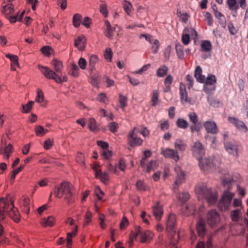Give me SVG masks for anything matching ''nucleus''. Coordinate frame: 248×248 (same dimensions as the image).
Wrapping results in <instances>:
<instances>
[{
    "label": "nucleus",
    "instance_id": "obj_1",
    "mask_svg": "<svg viewBox=\"0 0 248 248\" xmlns=\"http://www.w3.org/2000/svg\"><path fill=\"white\" fill-rule=\"evenodd\" d=\"M54 70L46 66L38 65V68L44 76L48 79L54 80L58 83L66 81L67 78L65 75H59L62 72L63 68L62 62L57 59H54L51 62Z\"/></svg>",
    "mask_w": 248,
    "mask_h": 248
},
{
    "label": "nucleus",
    "instance_id": "obj_2",
    "mask_svg": "<svg viewBox=\"0 0 248 248\" xmlns=\"http://www.w3.org/2000/svg\"><path fill=\"white\" fill-rule=\"evenodd\" d=\"M73 186L69 182H63L56 186L54 190V196L59 199L64 197L69 199L73 196Z\"/></svg>",
    "mask_w": 248,
    "mask_h": 248
},
{
    "label": "nucleus",
    "instance_id": "obj_3",
    "mask_svg": "<svg viewBox=\"0 0 248 248\" xmlns=\"http://www.w3.org/2000/svg\"><path fill=\"white\" fill-rule=\"evenodd\" d=\"M65 223L69 226L73 227L72 231L67 234L66 245L67 248H72V239L75 237L77 234L78 230V226L75 223V221L71 217H68L65 221Z\"/></svg>",
    "mask_w": 248,
    "mask_h": 248
},
{
    "label": "nucleus",
    "instance_id": "obj_4",
    "mask_svg": "<svg viewBox=\"0 0 248 248\" xmlns=\"http://www.w3.org/2000/svg\"><path fill=\"white\" fill-rule=\"evenodd\" d=\"M196 191L197 194L199 195H204L209 204H213L216 202L217 199V194L216 193L212 195L210 190L207 189L205 188H202L200 186L196 187Z\"/></svg>",
    "mask_w": 248,
    "mask_h": 248
},
{
    "label": "nucleus",
    "instance_id": "obj_5",
    "mask_svg": "<svg viewBox=\"0 0 248 248\" xmlns=\"http://www.w3.org/2000/svg\"><path fill=\"white\" fill-rule=\"evenodd\" d=\"M217 82V78L215 76L213 75H209L208 76L206 79H205V82L203 83V91L207 93H209L216 89V83Z\"/></svg>",
    "mask_w": 248,
    "mask_h": 248
},
{
    "label": "nucleus",
    "instance_id": "obj_6",
    "mask_svg": "<svg viewBox=\"0 0 248 248\" xmlns=\"http://www.w3.org/2000/svg\"><path fill=\"white\" fill-rule=\"evenodd\" d=\"M138 133V130L136 128L129 132L127 137V141L130 146L134 147L140 146L142 143L143 140L137 137Z\"/></svg>",
    "mask_w": 248,
    "mask_h": 248
},
{
    "label": "nucleus",
    "instance_id": "obj_7",
    "mask_svg": "<svg viewBox=\"0 0 248 248\" xmlns=\"http://www.w3.org/2000/svg\"><path fill=\"white\" fill-rule=\"evenodd\" d=\"M234 193L229 191L224 192L221 200L218 203V206L221 211L227 210L232 198L234 196Z\"/></svg>",
    "mask_w": 248,
    "mask_h": 248
},
{
    "label": "nucleus",
    "instance_id": "obj_8",
    "mask_svg": "<svg viewBox=\"0 0 248 248\" xmlns=\"http://www.w3.org/2000/svg\"><path fill=\"white\" fill-rule=\"evenodd\" d=\"M176 222V216L174 214H170L168 217L167 221V231L168 235L172 236L175 234V232L173 230Z\"/></svg>",
    "mask_w": 248,
    "mask_h": 248
},
{
    "label": "nucleus",
    "instance_id": "obj_9",
    "mask_svg": "<svg viewBox=\"0 0 248 248\" xmlns=\"http://www.w3.org/2000/svg\"><path fill=\"white\" fill-rule=\"evenodd\" d=\"M154 233L150 231H140V236H139V241L141 243H149L153 238Z\"/></svg>",
    "mask_w": 248,
    "mask_h": 248
},
{
    "label": "nucleus",
    "instance_id": "obj_10",
    "mask_svg": "<svg viewBox=\"0 0 248 248\" xmlns=\"http://www.w3.org/2000/svg\"><path fill=\"white\" fill-rule=\"evenodd\" d=\"M56 218L54 216H49L46 217L42 218L39 223L43 227H51L55 225Z\"/></svg>",
    "mask_w": 248,
    "mask_h": 248
},
{
    "label": "nucleus",
    "instance_id": "obj_11",
    "mask_svg": "<svg viewBox=\"0 0 248 248\" xmlns=\"http://www.w3.org/2000/svg\"><path fill=\"white\" fill-rule=\"evenodd\" d=\"M161 154L165 157L171 158L174 159L175 161H177L179 159V156L177 152L172 149L167 148L162 150L161 151Z\"/></svg>",
    "mask_w": 248,
    "mask_h": 248
},
{
    "label": "nucleus",
    "instance_id": "obj_12",
    "mask_svg": "<svg viewBox=\"0 0 248 248\" xmlns=\"http://www.w3.org/2000/svg\"><path fill=\"white\" fill-rule=\"evenodd\" d=\"M86 39L84 35H81L75 39L74 46L79 51H83L85 48Z\"/></svg>",
    "mask_w": 248,
    "mask_h": 248
},
{
    "label": "nucleus",
    "instance_id": "obj_13",
    "mask_svg": "<svg viewBox=\"0 0 248 248\" xmlns=\"http://www.w3.org/2000/svg\"><path fill=\"white\" fill-rule=\"evenodd\" d=\"M153 214L156 220H159L163 214L162 206L159 202L156 203L153 207Z\"/></svg>",
    "mask_w": 248,
    "mask_h": 248
},
{
    "label": "nucleus",
    "instance_id": "obj_14",
    "mask_svg": "<svg viewBox=\"0 0 248 248\" xmlns=\"http://www.w3.org/2000/svg\"><path fill=\"white\" fill-rule=\"evenodd\" d=\"M202 69L200 66H197L194 71V77L199 83L205 82V77L202 74Z\"/></svg>",
    "mask_w": 248,
    "mask_h": 248
},
{
    "label": "nucleus",
    "instance_id": "obj_15",
    "mask_svg": "<svg viewBox=\"0 0 248 248\" xmlns=\"http://www.w3.org/2000/svg\"><path fill=\"white\" fill-rule=\"evenodd\" d=\"M140 226H137L135 228L134 231L131 232L128 241V245L130 247L132 246L133 241L134 240H135L138 236H140Z\"/></svg>",
    "mask_w": 248,
    "mask_h": 248
},
{
    "label": "nucleus",
    "instance_id": "obj_16",
    "mask_svg": "<svg viewBox=\"0 0 248 248\" xmlns=\"http://www.w3.org/2000/svg\"><path fill=\"white\" fill-rule=\"evenodd\" d=\"M219 221V217L215 211H212L208 214V223L213 226L214 224Z\"/></svg>",
    "mask_w": 248,
    "mask_h": 248
},
{
    "label": "nucleus",
    "instance_id": "obj_17",
    "mask_svg": "<svg viewBox=\"0 0 248 248\" xmlns=\"http://www.w3.org/2000/svg\"><path fill=\"white\" fill-rule=\"evenodd\" d=\"M180 94L182 103H186L188 102L186 86L182 83L180 84Z\"/></svg>",
    "mask_w": 248,
    "mask_h": 248
},
{
    "label": "nucleus",
    "instance_id": "obj_18",
    "mask_svg": "<svg viewBox=\"0 0 248 248\" xmlns=\"http://www.w3.org/2000/svg\"><path fill=\"white\" fill-rule=\"evenodd\" d=\"M123 8L125 12L128 15H130L134 8L131 3L127 0H124L122 2Z\"/></svg>",
    "mask_w": 248,
    "mask_h": 248
},
{
    "label": "nucleus",
    "instance_id": "obj_19",
    "mask_svg": "<svg viewBox=\"0 0 248 248\" xmlns=\"http://www.w3.org/2000/svg\"><path fill=\"white\" fill-rule=\"evenodd\" d=\"M105 24L107 28V31L105 35L107 37L111 38L113 35V32L115 31V28L111 26L110 23L108 20H105Z\"/></svg>",
    "mask_w": 248,
    "mask_h": 248
},
{
    "label": "nucleus",
    "instance_id": "obj_20",
    "mask_svg": "<svg viewBox=\"0 0 248 248\" xmlns=\"http://www.w3.org/2000/svg\"><path fill=\"white\" fill-rule=\"evenodd\" d=\"M205 224L203 220L200 219L198 221L197 226V230L198 233V234L200 236H203L205 233V228H204Z\"/></svg>",
    "mask_w": 248,
    "mask_h": 248
},
{
    "label": "nucleus",
    "instance_id": "obj_21",
    "mask_svg": "<svg viewBox=\"0 0 248 248\" xmlns=\"http://www.w3.org/2000/svg\"><path fill=\"white\" fill-rule=\"evenodd\" d=\"M14 6L12 3H8L4 6H3L1 10L2 13L8 16L9 14H12L14 12Z\"/></svg>",
    "mask_w": 248,
    "mask_h": 248
},
{
    "label": "nucleus",
    "instance_id": "obj_22",
    "mask_svg": "<svg viewBox=\"0 0 248 248\" xmlns=\"http://www.w3.org/2000/svg\"><path fill=\"white\" fill-rule=\"evenodd\" d=\"M21 204V208L23 212L26 213L27 214H29L30 213V199H25L23 200Z\"/></svg>",
    "mask_w": 248,
    "mask_h": 248
},
{
    "label": "nucleus",
    "instance_id": "obj_23",
    "mask_svg": "<svg viewBox=\"0 0 248 248\" xmlns=\"http://www.w3.org/2000/svg\"><path fill=\"white\" fill-rule=\"evenodd\" d=\"M177 14L180 18V20L183 23H186L189 17V15L186 13H181L180 11L177 10Z\"/></svg>",
    "mask_w": 248,
    "mask_h": 248
},
{
    "label": "nucleus",
    "instance_id": "obj_24",
    "mask_svg": "<svg viewBox=\"0 0 248 248\" xmlns=\"http://www.w3.org/2000/svg\"><path fill=\"white\" fill-rule=\"evenodd\" d=\"M76 162L80 165L85 167L86 163L85 162V156L84 154L81 153H78L76 157Z\"/></svg>",
    "mask_w": 248,
    "mask_h": 248
},
{
    "label": "nucleus",
    "instance_id": "obj_25",
    "mask_svg": "<svg viewBox=\"0 0 248 248\" xmlns=\"http://www.w3.org/2000/svg\"><path fill=\"white\" fill-rule=\"evenodd\" d=\"M82 16L79 14H76L73 17V24L75 27H78L81 23Z\"/></svg>",
    "mask_w": 248,
    "mask_h": 248
},
{
    "label": "nucleus",
    "instance_id": "obj_26",
    "mask_svg": "<svg viewBox=\"0 0 248 248\" xmlns=\"http://www.w3.org/2000/svg\"><path fill=\"white\" fill-rule=\"evenodd\" d=\"M202 51L204 52L209 51L212 48L211 43L208 41H203L201 43Z\"/></svg>",
    "mask_w": 248,
    "mask_h": 248
},
{
    "label": "nucleus",
    "instance_id": "obj_27",
    "mask_svg": "<svg viewBox=\"0 0 248 248\" xmlns=\"http://www.w3.org/2000/svg\"><path fill=\"white\" fill-rule=\"evenodd\" d=\"M13 147L11 144H8L4 149L3 154L4 157L6 159H8L10 155L12 152Z\"/></svg>",
    "mask_w": 248,
    "mask_h": 248
},
{
    "label": "nucleus",
    "instance_id": "obj_28",
    "mask_svg": "<svg viewBox=\"0 0 248 248\" xmlns=\"http://www.w3.org/2000/svg\"><path fill=\"white\" fill-rule=\"evenodd\" d=\"M108 6L106 3L103 2L100 5L99 11L101 14L105 17L108 16Z\"/></svg>",
    "mask_w": 248,
    "mask_h": 248
},
{
    "label": "nucleus",
    "instance_id": "obj_29",
    "mask_svg": "<svg viewBox=\"0 0 248 248\" xmlns=\"http://www.w3.org/2000/svg\"><path fill=\"white\" fill-rule=\"evenodd\" d=\"M25 11H23L20 15L18 18V21L21 22H24L27 26H29L30 24L31 17L30 16H26L24 20H23V17L25 14Z\"/></svg>",
    "mask_w": 248,
    "mask_h": 248
},
{
    "label": "nucleus",
    "instance_id": "obj_30",
    "mask_svg": "<svg viewBox=\"0 0 248 248\" xmlns=\"http://www.w3.org/2000/svg\"><path fill=\"white\" fill-rule=\"evenodd\" d=\"M92 220V213L90 211H87L85 215L84 219V225H89Z\"/></svg>",
    "mask_w": 248,
    "mask_h": 248
},
{
    "label": "nucleus",
    "instance_id": "obj_31",
    "mask_svg": "<svg viewBox=\"0 0 248 248\" xmlns=\"http://www.w3.org/2000/svg\"><path fill=\"white\" fill-rule=\"evenodd\" d=\"M176 51L178 57L180 59H183L184 57V52H183V47L182 45L177 43L175 46Z\"/></svg>",
    "mask_w": 248,
    "mask_h": 248
},
{
    "label": "nucleus",
    "instance_id": "obj_32",
    "mask_svg": "<svg viewBox=\"0 0 248 248\" xmlns=\"http://www.w3.org/2000/svg\"><path fill=\"white\" fill-rule=\"evenodd\" d=\"M23 113H29L31 110V100H29L27 104H23L21 109Z\"/></svg>",
    "mask_w": 248,
    "mask_h": 248
},
{
    "label": "nucleus",
    "instance_id": "obj_33",
    "mask_svg": "<svg viewBox=\"0 0 248 248\" xmlns=\"http://www.w3.org/2000/svg\"><path fill=\"white\" fill-rule=\"evenodd\" d=\"M6 57L9 59L12 62V63L11 64L17 65V66L19 65L18 62V57L17 56L11 54H7L6 55Z\"/></svg>",
    "mask_w": 248,
    "mask_h": 248
},
{
    "label": "nucleus",
    "instance_id": "obj_34",
    "mask_svg": "<svg viewBox=\"0 0 248 248\" xmlns=\"http://www.w3.org/2000/svg\"><path fill=\"white\" fill-rule=\"evenodd\" d=\"M168 68L165 65H162L157 71L156 74L159 77H163L167 73Z\"/></svg>",
    "mask_w": 248,
    "mask_h": 248
},
{
    "label": "nucleus",
    "instance_id": "obj_35",
    "mask_svg": "<svg viewBox=\"0 0 248 248\" xmlns=\"http://www.w3.org/2000/svg\"><path fill=\"white\" fill-rule=\"evenodd\" d=\"M187 30H184L182 34V41L185 45H187L190 43V36L186 33Z\"/></svg>",
    "mask_w": 248,
    "mask_h": 248
},
{
    "label": "nucleus",
    "instance_id": "obj_36",
    "mask_svg": "<svg viewBox=\"0 0 248 248\" xmlns=\"http://www.w3.org/2000/svg\"><path fill=\"white\" fill-rule=\"evenodd\" d=\"M95 177L99 178L100 181L104 183L108 182L109 179V175L108 173L106 172H102V171H101L100 174H99V176Z\"/></svg>",
    "mask_w": 248,
    "mask_h": 248
},
{
    "label": "nucleus",
    "instance_id": "obj_37",
    "mask_svg": "<svg viewBox=\"0 0 248 248\" xmlns=\"http://www.w3.org/2000/svg\"><path fill=\"white\" fill-rule=\"evenodd\" d=\"M77 122L78 124H93L95 123V120L93 118H90L88 120H87L84 118H82L81 119L77 120Z\"/></svg>",
    "mask_w": 248,
    "mask_h": 248
},
{
    "label": "nucleus",
    "instance_id": "obj_38",
    "mask_svg": "<svg viewBox=\"0 0 248 248\" xmlns=\"http://www.w3.org/2000/svg\"><path fill=\"white\" fill-rule=\"evenodd\" d=\"M129 225V221L127 218L124 216L120 224V229L121 230H125Z\"/></svg>",
    "mask_w": 248,
    "mask_h": 248
},
{
    "label": "nucleus",
    "instance_id": "obj_39",
    "mask_svg": "<svg viewBox=\"0 0 248 248\" xmlns=\"http://www.w3.org/2000/svg\"><path fill=\"white\" fill-rule=\"evenodd\" d=\"M36 134L38 136H42L45 135L47 132L46 129H45L42 126L39 125L35 129Z\"/></svg>",
    "mask_w": 248,
    "mask_h": 248
},
{
    "label": "nucleus",
    "instance_id": "obj_40",
    "mask_svg": "<svg viewBox=\"0 0 248 248\" xmlns=\"http://www.w3.org/2000/svg\"><path fill=\"white\" fill-rule=\"evenodd\" d=\"M101 154L104 158L108 160L111 158L113 153L111 151L107 149L102 151Z\"/></svg>",
    "mask_w": 248,
    "mask_h": 248
},
{
    "label": "nucleus",
    "instance_id": "obj_41",
    "mask_svg": "<svg viewBox=\"0 0 248 248\" xmlns=\"http://www.w3.org/2000/svg\"><path fill=\"white\" fill-rule=\"evenodd\" d=\"M227 3L231 10L236 11L238 8L236 0H228Z\"/></svg>",
    "mask_w": 248,
    "mask_h": 248
},
{
    "label": "nucleus",
    "instance_id": "obj_42",
    "mask_svg": "<svg viewBox=\"0 0 248 248\" xmlns=\"http://www.w3.org/2000/svg\"><path fill=\"white\" fill-rule=\"evenodd\" d=\"M97 100L104 104H107L108 102V100L106 93H102L98 94Z\"/></svg>",
    "mask_w": 248,
    "mask_h": 248
},
{
    "label": "nucleus",
    "instance_id": "obj_43",
    "mask_svg": "<svg viewBox=\"0 0 248 248\" xmlns=\"http://www.w3.org/2000/svg\"><path fill=\"white\" fill-rule=\"evenodd\" d=\"M158 100V93L156 90H154L153 92V95L152 97L151 102L153 106H156L157 104Z\"/></svg>",
    "mask_w": 248,
    "mask_h": 248
},
{
    "label": "nucleus",
    "instance_id": "obj_44",
    "mask_svg": "<svg viewBox=\"0 0 248 248\" xmlns=\"http://www.w3.org/2000/svg\"><path fill=\"white\" fill-rule=\"evenodd\" d=\"M35 101L39 103H42V105L44 106L43 104L44 101V95L41 90H38L37 92V96L35 99Z\"/></svg>",
    "mask_w": 248,
    "mask_h": 248
},
{
    "label": "nucleus",
    "instance_id": "obj_45",
    "mask_svg": "<svg viewBox=\"0 0 248 248\" xmlns=\"http://www.w3.org/2000/svg\"><path fill=\"white\" fill-rule=\"evenodd\" d=\"M240 211L239 210H235L231 212V217L233 221H238L239 218Z\"/></svg>",
    "mask_w": 248,
    "mask_h": 248
},
{
    "label": "nucleus",
    "instance_id": "obj_46",
    "mask_svg": "<svg viewBox=\"0 0 248 248\" xmlns=\"http://www.w3.org/2000/svg\"><path fill=\"white\" fill-rule=\"evenodd\" d=\"M152 44H153L152 50L153 53L155 54L157 52L159 46V42L158 40L153 38Z\"/></svg>",
    "mask_w": 248,
    "mask_h": 248
},
{
    "label": "nucleus",
    "instance_id": "obj_47",
    "mask_svg": "<svg viewBox=\"0 0 248 248\" xmlns=\"http://www.w3.org/2000/svg\"><path fill=\"white\" fill-rule=\"evenodd\" d=\"M42 53L46 56H48L53 53V50L49 46H45L42 48Z\"/></svg>",
    "mask_w": 248,
    "mask_h": 248
},
{
    "label": "nucleus",
    "instance_id": "obj_48",
    "mask_svg": "<svg viewBox=\"0 0 248 248\" xmlns=\"http://www.w3.org/2000/svg\"><path fill=\"white\" fill-rule=\"evenodd\" d=\"M96 144L102 150V151L108 149L109 147L108 143L102 140L97 141Z\"/></svg>",
    "mask_w": 248,
    "mask_h": 248
},
{
    "label": "nucleus",
    "instance_id": "obj_49",
    "mask_svg": "<svg viewBox=\"0 0 248 248\" xmlns=\"http://www.w3.org/2000/svg\"><path fill=\"white\" fill-rule=\"evenodd\" d=\"M117 167L119 168V169L121 171L124 172L126 168V164L125 161L121 159L119 161V162L117 165H116Z\"/></svg>",
    "mask_w": 248,
    "mask_h": 248
},
{
    "label": "nucleus",
    "instance_id": "obj_50",
    "mask_svg": "<svg viewBox=\"0 0 248 248\" xmlns=\"http://www.w3.org/2000/svg\"><path fill=\"white\" fill-rule=\"evenodd\" d=\"M175 147L180 151H183L185 149L186 145L181 140H177L175 143Z\"/></svg>",
    "mask_w": 248,
    "mask_h": 248
},
{
    "label": "nucleus",
    "instance_id": "obj_51",
    "mask_svg": "<svg viewBox=\"0 0 248 248\" xmlns=\"http://www.w3.org/2000/svg\"><path fill=\"white\" fill-rule=\"evenodd\" d=\"M112 51L110 48H106L104 53V57L106 60L108 61L109 62H111L112 60Z\"/></svg>",
    "mask_w": 248,
    "mask_h": 248
},
{
    "label": "nucleus",
    "instance_id": "obj_52",
    "mask_svg": "<svg viewBox=\"0 0 248 248\" xmlns=\"http://www.w3.org/2000/svg\"><path fill=\"white\" fill-rule=\"evenodd\" d=\"M94 192L96 196L97 197L99 200H101L103 199L104 194V192L101 190L99 186H97L95 187Z\"/></svg>",
    "mask_w": 248,
    "mask_h": 248
},
{
    "label": "nucleus",
    "instance_id": "obj_53",
    "mask_svg": "<svg viewBox=\"0 0 248 248\" xmlns=\"http://www.w3.org/2000/svg\"><path fill=\"white\" fill-rule=\"evenodd\" d=\"M100 168V165L96 163H94L92 165V168L95 172V176H99L100 174L102 171Z\"/></svg>",
    "mask_w": 248,
    "mask_h": 248
},
{
    "label": "nucleus",
    "instance_id": "obj_54",
    "mask_svg": "<svg viewBox=\"0 0 248 248\" xmlns=\"http://www.w3.org/2000/svg\"><path fill=\"white\" fill-rule=\"evenodd\" d=\"M119 101L120 104V107L123 109L126 106L127 98L122 94H120Z\"/></svg>",
    "mask_w": 248,
    "mask_h": 248
},
{
    "label": "nucleus",
    "instance_id": "obj_55",
    "mask_svg": "<svg viewBox=\"0 0 248 248\" xmlns=\"http://www.w3.org/2000/svg\"><path fill=\"white\" fill-rule=\"evenodd\" d=\"M136 187L140 191H145L147 189V186L142 181L139 180L136 183Z\"/></svg>",
    "mask_w": 248,
    "mask_h": 248
},
{
    "label": "nucleus",
    "instance_id": "obj_56",
    "mask_svg": "<svg viewBox=\"0 0 248 248\" xmlns=\"http://www.w3.org/2000/svg\"><path fill=\"white\" fill-rule=\"evenodd\" d=\"M205 19L209 26L212 25L213 19L212 15L209 12H206L204 15Z\"/></svg>",
    "mask_w": 248,
    "mask_h": 248
},
{
    "label": "nucleus",
    "instance_id": "obj_57",
    "mask_svg": "<svg viewBox=\"0 0 248 248\" xmlns=\"http://www.w3.org/2000/svg\"><path fill=\"white\" fill-rule=\"evenodd\" d=\"M150 64H147L144 65L140 69L134 72V74L140 75L142 74L143 72L146 71L148 70V69L150 67Z\"/></svg>",
    "mask_w": 248,
    "mask_h": 248
},
{
    "label": "nucleus",
    "instance_id": "obj_58",
    "mask_svg": "<svg viewBox=\"0 0 248 248\" xmlns=\"http://www.w3.org/2000/svg\"><path fill=\"white\" fill-rule=\"evenodd\" d=\"M206 129L210 133H216L217 132V125H206Z\"/></svg>",
    "mask_w": 248,
    "mask_h": 248
},
{
    "label": "nucleus",
    "instance_id": "obj_59",
    "mask_svg": "<svg viewBox=\"0 0 248 248\" xmlns=\"http://www.w3.org/2000/svg\"><path fill=\"white\" fill-rule=\"evenodd\" d=\"M79 67L82 69H85L87 66V62L84 58H80L78 62Z\"/></svg>",
    "mask_w": 248,
    "mask_h": 248
},
{
    "label": "nucleus",
    "instance_id": "obj_60",
    "mask_svg": "<svg viewBox=\"0 0 248 248\" xmlns=\"http://www.w3.org/2000/svg\"><path fill=\"white\" fill-rule=\"evenodd\" d=\"M189 198V195L187 193H182L179 194V199L182 202L186 201Z\"/></svg>",
    "mask_w": 248,
    "mask_h": 248
},
{
    "label": "nucleus",
    "instance_id": "obj_61",
    "mask_svg": "<svg viewBox=\"0 0 248 248\" xmlns=\"http://www.w3.org/2000/svg\"><path fill=\"white\" fill-rule=\"evenodd\" d=\"M157 168L156 162L155 161H152L150 162L149 164L148 165L147 168V171L148 172L151 171Z\"/></svg>",
    "mask_w": 248,
    "mask_h": 248
},
{
    "label": "nucleus",
    "instance_id": "obj_62",
    "mask_svg": "<svg viewBox=\"0 0 248 248\" xmlns=\"http://www.w3.org/2000/svg\"><path fill=\"white\" fill-rule=\"evenodd\" d=\"M184 30H187L186 33H187L189 36H191L192 37H195L197 35L196 31L192 28H186Z\"/></svg>",
    "mask_w": 248,
    "mask_h": 248
},
{
    "label": "nucleus",
    "instance_id": "obj_63",
    "mask_svg": "<svg viewBox=\"0 0 248 248\" xmlns=\"http://www.w3.org/2000/svg\"><path fill=\"white\" fill-rule=\"evenodd\" d=\"M53 145V141L50 140L49 139L46 140L44 144V148L46 150H48L51 148V147Z\"/></svg>",
    "mask_w": 248,
    "mask_h": 248
},
{
    "label": "nucleus",
    "instance_id": "obj_64",
    "mask_svg": "<svg viewBox=\"0 0 248 248\" xmlns=\"http://www.w3.org/2000/svg\"><path fill=\"white\" fill-rule=\"evenodd\" d=\"M189 118L192 123L196 124L198 122V116L195 113H190L189 114Z\"/></svg>",
    "mask_w": 248,
    "mask_h": 248
}]
</instances>
